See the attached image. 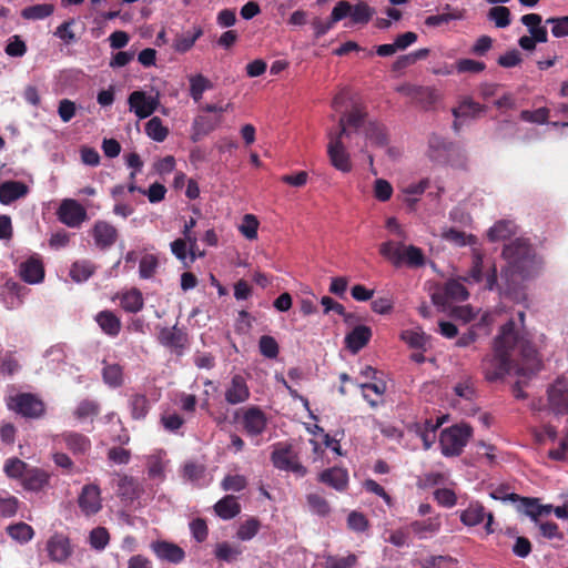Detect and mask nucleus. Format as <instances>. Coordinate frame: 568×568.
<instances>
[{
  "label": "nucleus",
  "mask_w": 568,
  "mask_h": 568,
  "mask_svg": "<svg viewBox=\"0 0 568 568\" xmlns=\"http://www.w3.org/2000/svg\"><path fill=\"white\" fill-rule=\"evenodd\" d=\"M541 367V361L535 346L519 335L514 320L501 327L494 341L493 354L487 355L481 363V369L487 381L503 378L511 369L518 376L530 377Z\"/></svg>",
  "instance_id": "nucleus-1"
},
{
  "label": "nucleus",
  "mask_w": 568,
  "mask_h": 568,
  "mask_svg": "<svg viewBox=\"0 0 568 568\" xmlns=\"http://www.w3.org/2000/svg\"><path fill=\"white\" fill-rule=\"evenodd\" d=\"M501 254L508 263L501 272V280L506 282L505 293L510 294L516 290L517 278L527 280L537 273L536 254L525 239H516L506 244Z\"/></svg>",
  "instance_id": "nucleus-2"
},
{
  "label": "nucleus",
  "mask_w": 568,
  "mask_h": 568,
  "mask_svg": "<svg viewBox=\"0 0 568 568\" xmlns=\"http://www.w3.org/2000/svg\"><path fill=\"white\" fill-rule=\"evenodd\" d=\"M473 429L468 425H454L442 430L439 445L446 457L459 456L471 437Z\"/></svg>",
  "instance_id": "nucleus-3"
},
{
  "label": "nucleus",
  "mask_w": 568,
  "mask_h": 568,
  "mask_svg": "<svg viewBox=\"0 0 568 568\" xmlns=\"http://www.w3.org/2000/svg\"><path fill=\"white\" fill-rule=\"evenodd\" d=\"M344 135H348V133L347 129H345L344 118H339L338 132L336 134L329 132L328 134L329 143L327 145V153L332 165L336 170L347 173L352 170V162L342 142Z\"/></svg>",
  "instance_id": "nucleus-4"
},
{
  "label": "nucleus",
  "mask_w": 568,
  "mask_h": 568,
  "mask_svg": "<svg viewBox=\"0 0 568 568\" xmlns=\"http://www.w3.org/2000/svg\"><path fill=\"white\" fill-rule=\"evenodd\" d=\"M271 460L280 470L291 471L298 477H304L307 474L306 467L300 463L297 454L290 444L277 443L274 445Z\"/></svg>",
  "instance_id": "nucleus-5"
},
{
  "label": "nucleus",
  "mask_w": 568,
  "mask_h": 568,
  "mask_svg": "<svg viewBox=\"0 0 568 568\" xmlns=\"http://www.w3.org/2000/svg\"><path fill=\"white\" fill-rule=\"evenodd\" d=\"M8 406L17 414L30 419L41 418L45 414V404L38 395L32 393L17 394L11 397Z\"/></svg>",
  "instance_id": "nucleus-6"
},
{
  "label": "nucleus",
  "mask_w": 568,
  "mask_h": 568,
  "mask_svg": "<svg viewBox=\"0 0 568 568\" xmlns=\"http://www.w3.org/2000/svg\"><path fill=\"white\" fill-rule=\"evenodd\" d=\"M53 443L64 447L78 459L88 456L92 448L91 439L87 435L74 430L54 435Z\"/></svg>",
  "instance_id": "nucleus-7"
},
{
  "label": "nucleus",
  "mask_w": 568,
  "mask_h": 568,
  "mask_svg": "<svg viewBox=\"0 0 568 568\" xmlns=\"http://www.w3.org/2000/svg\"><path fill=\"white\" fill-rule=\"evenodd\" d=\"M58 220L68 227H80L87 221L88 213L77 200L64 199L57 211Z\"/></svg>",
  "instance_id": "nucleus-8"
},
{
  "label": "nucleus",
  "mask_w": 568,
  "mask_h": 568,
  "mask_svg": "<svg viewBox=\"0 0 568 568\" xmlns=\"http://www.w3.org/2000/svg\"><path fill=\"white\" fill-rule=\"evenodd\" d=\"M45 550L51 561L64 564L73 554V546L67 535L54 532L47 540Z\"/></svg>",
  "instance_id": "nucleus-9"
},
{
  "label": "nucleus",
  "mask_w": 568,
  "mask_h": 568,
  "mask_svg": "<svg viewBox=\"0 0 568 568\" xmlns=\"http://www.w3.org/2000/svg\"><path fill=\"white\" fill-rule=\"evenodd\" d=\"M19 277L28 284H39L44 280L45 271L39 254H32L18 265Z\"/></svg>",
  "instance_id": "nucleus-10"
},
{
  "label": "nucleus",
  "mask_w": 568,
  "mask_h": 568,
  "mask_svg": "<svg viewBox=\"0 0 568 568\" xmlns=\"http://www.w3.org/2000/svg\"><path fill=\"white\" fill-rule=\"evenodd\" d=\"M242 425L248 436H260L266 429L267 417L260 407L251 406L243 413Z\"/></svg>",
  "instance_id": "nucleus-11"
},
{
  "label": "nucleus",
  "mask_w": 568,
  "mask_h": 568,
  "mask_svg": "<svg viewBox=\"0 0 568 568\" xmlns=\"http://www.w3.org/2000/svg\"><path fill=\"white\" fill-rule=\"evenodd\" d=\"M548 402L556 414L568 413V381L558 378L548 389Z\"/></svg>",
  "instance_id": "nucleus-12"
},
{
  "label": "nucleus",
  "mask_w": 568,
  "mask_h": 568,
  "mask_svg": "<svg viewBox=\"0 0 568 568\" xmlns=\"http://www.w3.org/2000/svg\"><path fill=\"white\" fill-rule=\"evenodd\" d=\"M91 235L98 248L105 251L113 246L118 240V230L106 221H97L91 230Z\"/></svg>",
  "instance_id": "nucleus-13"
},
{
  "label": "nucleus",
  "mask_w": 568,
  "mask_h": 568,
  "mask_svg": "<svg viewBox=\"0 0 568 568\" xmlns=\"http://www.w3.org/2000/svg\"><path fill=\"white\" fill-rule=\"evenodd\" d=\"M130 110L135 113L139 119L149 118L158 108L156 98L146 95L144 91H133L128 99Z\"/></svg>",
  "instance_id": "nucleus-14"
},
{
  "label": "nucleus",
  "mask_w": 568,
  "mask_h": 568,
  "mask_svg": "<svg viewBox=\"0 0 568 568\" xmlns=\"http://www.w3.org/2000/svg\"><path fill=\"white\" fill-rule=\"evenodd\" d=\"M100 495L101 491L97 485L90 484L83 486L78 504L85 515H94L101 509L102 504Z\"/></svg>",
  "instance_id": "nucleus-15"
},
{
  "label": "nucleus",
  "mask_w": 568,
  "mask_h": 568,
  "mask_svg": "<svg viewBox=\"0 0 568 568\" xmlns=\"http://www.w3.org/2000/svg\"><path fill=\"white\" fill-rule=\"evenodd\" d=\"M250 395L251 393L245 377L241 374L233 375L225 390V400L230 405H237L246 402Z\"/></svg>",
  "instance_id": "nucleus-16"
},
{
  "label": "nucleus",
  "mask_w": 568,
  "mask_h": 568,
  "mask_svg": "<svg viewBox=\"0 0 568 568\" xmlns=\"http://www.w3.org/2000/svg\"><path fill=\"white\" fill-rule=\"evenodd\" d=\"M152 551L161 560H165L172 564H180L185 558V551L176 544L158 540L151 544Z\"/></svg>",
  "instance_id": "nucleus-17"
},
{
  "label": "nucleus",
  "mask_w": 568,
  "mask_h": 568,
  "mask_svg": "<svg viewBox=\"0 0 568 568\" xmlns=\"http://www.w3.org/2000/svg\"><path fill=\"white\" fill-rule=\"evenodd\" d=\"M158 339L161 345L171 349H183L187 343V334L179 328L176 325L173 327H163L160 329Z\"/></svg>",
  "instance_id": "nucleus-18"
},
{
  "label": "nucleus",
  "mask_w": 568,
  "mask_h": 568,
  "mask_svg": "<svg viewBox=\"0 0 568 568\" xmlns=\"http://www.w3.org/2000/svg\"><path fill=\"white\" fill-rule=\"evenodd\" d=\"M372 338V329L366 325H357L346 336L345 344L353 354L364 348Z\"/></svg>",
  "instance_id": "nucleus-19"
},
{
  "label": "nucleus",
  "mask_w": 568,
  "mask_h": 568,
  "mask_svg": "<svg viewBox=\"0 0 568 568\" xmlns=\"http://www.w3.org/2000/svg\"><path fill=\"white\" fill-rule=\"evenodd\" d=\"M50 474L42 468L29 467L22 478V486L26 490L40 491L49 485Z\"/></svg>",
  "instance_id": "nucleus-20"
},
{
  "label": "nucleus",
  "mask_w": 568,
  "mask_h": 568,
  "mask_svg": "<svg viewBox=\"0 0 568 568\" xmlns=\"http://www.w3.org/2000/svg\"><path fill=\"white\" fill-rule=\"evenodd\" d=\"M318 480L338 491H343L348 485V473L346 469L341 467H332L323 470Z\"/></svg>",
  "instance_id": "nucleus-21"
},
{
  "label": "nucleus",
  "mask_w": 568,
  "mask_h": 568,
  "mask_svg": "<svg viewBox=\"0 0 568 568\" xmlns=\"http://www.w3.org/2000/svg\"><path fill=\"white\" fill-rule=\"evenodd\" d=\"M142 493L139 481L128 475L119 476L116 484V495L124 501H133L139 498Z\"/></svg>",
  "instance_id": "nucleus-22"
},
{
  "label": "nucleus",
  "mask_w": 568,
  "mask_h": 568,
  "mask_svg": "<svg viewBox=\"0 0 568 568\" xmlns=\"http://www.w3.org/2000/svg\"><path fill=\"white\" fill-rule=\"evenodd\" d=\"M202 36H203L202 27L195 26L190 31L176 34L173 40L172 48L175 52L185 53L194 47L195 42Z\"/></svg>",
  "instance_id": "nucleus-23"
},
{
  "label": "nucleus",
  "mask_w": 568,
  "mask_h": 568,
  "mask_svg": "<svg viewBox=\"0 0 568 568\" xmlns=\"http://www.w3.org/2000/svg\"><path fill=\"white\" fill-rule=\"evenodd\" d=\"M28 193V186L19 181H7L0 184V203L8 205Z\"/></svg>",
  "instance_id": "nucleus-24"
},
{
  "label": "nucleus",
  "mask_w": 568,
  "mask_h": 568,
  "mask_svg": "<svg viewBox=\"0 0 568 568\" xmlns=\"http://www.w3.org/2000/svg\"><path fill=\"white\" fill-rule=\"evenodd\" d=\"M221 123V116L212 119L207 115H197L192 123L193 142L200 141L203 136L214 131Z\"/></svg>",
  "instance_id": "nucleus-25"
},
{
  "label": "nucleus",
  "mask_w": 568,
  "mask_h": 568,
  "mask_svg": "<svg viewBox=\"0 0 568 568\" xmlns=\"http://www.w3.org/2000/svg\"><path fill=\"white\" fill-rule=\"evenodd\" d=\"M216 515L224 519L230 520L241 513V505L233 495H226L214 505Z\"/></svg>",
  "instance_id": "nucleus-26"
},
{
  "label": "nucleus",
  "mask_w": 568,
  "mask_h": 568,
  "mask_svg": "<svg viewBox=\"0 0 568 568\" xmlns=\"http://www.w3.org/2000/svg\"><path fill=\"white\" fill-rule=\"evenodd\" d=\"M95 321L101 329L109 336L115 337L121 331L120 318L111 311H101L97 314Z\"/></svg>",
  "instance_id": "nucleus-27"
},
{
  "label": "nucleus",
  "mask_w": 568,
  "mask_h": 568,
  "mask_svg": "<svg viewBox=\"0 0 568 568\" xmlns=\"http://www.w3.org/2000/svg\"><path fill=\"white\" fill-rule=\"evenodd\" d=\"M517 226L510 220L497 221L487 232L490 242L504 241L516 234Z\"/></svg>",
  "instance_id": "nucleus-28"
},
{
  "label": "nucleus",
  "mask_w": 568,
  "mask_h": 568,
  "mask_svg": "<svg viewBox=\"0 0 568 568\" xmlns=\"http://www.w3.org/2000/svg\"><path fill=\"white\" fill-rule=\"evenodd\" d=\"M374 14L375 9L368 6L366 2L358 1L354 6L349 2L347 17L351 18V22L353 24H367Z\"/></svg>",
  "instance_id": "nucleus-29"
},
{
  "label": "nucleus",
  "mask_w": 568,
  "mask_h": 568,
  "mask_svg": "<svg viewBox=\"0 0 568 568\" xmlns=\"http://www.w3.org/2000/svg\"><path fill=\"white\" fill-rule=\"evenodd\" d=\"M365 135L373 144L386 146L388 144L387 129L383 123L368 121L365 125Z\"/></svg>",
  "instance_id": "nucleus-30"
},
{
  "label": "nucleus",
  "mask_w": 568,
  "mask_h": 568,
  "mask_svg": "<svg viewBox=\"0 0 568 568\" xmlns=\"http://www.w3.org/2000/svg\"><path fill=\"white\" fill-rule=\"evenodd\" d=\"M404 246L405 245L403 243L387 241L381 244L379 254L389 261L394 266L398 267L404 262V256H402Z\"/></svg>",
  "instance_id": "nucleus-31"
},
{
  "label": "nucleus",
  "mask_w": 568,
  "mask_h": 568,
  "mask_svg": "<svg viewBox=\"0 0 568 568\" xmlns=\"http://www.w3.org/2000/svg\"><path fill=\"white\" fill-rule=\"evenodd\" d=\"M121 307L128 313H138L144 306L142 293L138 288H132L120 298Z\"/></svg>",
  "instance_id": "nucleus-32"
},
{
  "label": "nucleus",
  "mask_w": 568,
  "mask_h": 568,
  "mask_svg": "<svg viewBox=\"0 0 568 568\" xmlns=\"http://www.w3.org/2000/svg\"><path fill=\"white\" fill-rule=\"evenodd\" d=\"M129 407L131 417L136 420H142L149 414L150 403L145 395L134 394L129 399Z\"/></svg>",
  "instance_id": "nucleus-33"
},
{
  "label": "nucleus",
  "mask_w": 568,
  "mask_h": 568,
  "mask_svg": "<svg viewBox=\"0 0 568 568\" xmlns=\"http://www.w3.org/2000/svg\"><path fill=\"white\" fill-rule=\"evenodd\" d=\"M95 266L92 262L82 260L71 265L70 277L78 283L88 281L94 273Z\"/></svg>",
  "instance_id": "nucleus-34"
},
{
  "label": "nucleus",
  "mask_w": 568,
  "mask_h": 568,
  "mask_svg": "<svg viewBox=\"0 0 568 568\" xmlns=\"http://www.w3.org/2000/svg\"><path fill=\"white\" fill-rule=\"evenodd\" d=\"M485 507L478 503L470 504L460 514V521L466 526H476L484 521L486 517Z\"/></svg>",
  "instance_id": "nucleus-35"
},
{
  "label": "nucleus",
  "mask_w": 568,
  "mask_h": 568,
  "mask_svg": "<svg viewBox=\"0 0 568 568\" xmlns=\"http://www.w3.org/2000/svg\"><path fill=\"white\" fill-rule=\"evenodd\" d=\"M487 19L494 22L496 28L504 29L511 23V12L505 6H494L488 10Z\"/></svg>",
  "instance_id": "nucleus-36"
},
{
  "label": "nucleus",
  "mask_w": 568,
  "mask_h": 568,
  "mask_svg": "<svg viewBox=\"0 0 568 568\" xmlns=\"http://www.w3.org/2000/svg\"><path fill=\"white\" fill-rule=\"evenodd\" d=\"M54 11L51 3H39L26 7L21 11V17L27 20H42L50 17Z\"/></svg>",
  "instance_id": "nucleus-37"
},
{
  "label": "nucleus",
  "mask_w": 568,
  "mask_h": 568,
  "mask_svg": "<svg viewBox=\"0 0 568 568\" xmlns=\"http://www.w3.org/2000/svg\"><path fill=\"white\" fill-rule=\"evenodd\" d=\"M7 534L12 539L19 541L20 544H26L33 538L34 530L30 525L20 521L17 524L9 525L7 527Z\"/></svg>",
  "instance_id": "nucleus-38"
},
{
  "label": "nucleus",
  "mask_w": 568,
  "mask_h": 568,
  "mask_svg": "<svg viewBox=\"0 0 568 568\" xmlns=\"http://www.w3.org/2000/svg\"><path fill=\"white\" fill-rule=\"evenodd\" d=\"M103 382L112 388H118L123 384V368L119 364H106L102 369Z\"/></svg>",
  "instance_id": "nucleus-39"
},
{
  "label": "nucleus",
  "mask_w": 568,
  "mask_h": 568,
  "mask_svg": "<svg viewBox=\"0 0 568 568\" xmlns=\"http://www.w3.org/2000/svg\"><path fill=\"white\" fill-rule=\"evenodd\" d=\"M518 501L520 503L518 505V510L523 511L534 520H537V518L544 513H549V509L539 505L538 499L536 498L520 497Z\"/></svg>",
  "instance_id": "nucleus-40"
},
{
  "label": "nucleus",
  "mask_w": 568,
  "mask_h": 568,
  "mask_svg": "<svg viewBox=\"0 0 568 568\" xmlns=\"http://www.w3.org/2000/svg\"><path fill=\"white\" fill-rule=\"evenodd\" d=\"M190 95L195 102H199L204 91L212 89V82L203 74H195L189 78Z\"/></svg>",
  "instance_id": "nucleus-41"
},
{
  "label": "nucleus",
  "mask_w": 568,
  "mask_h": 568,
  "mask_svg": "<svg viewBox=\"0 0 568 568\" xmlns=\"http://www.w3.org/2000/svg\"><path fill=\"white\" fill-rule=\"evenodd\" d=\"M464 13H465V10H463V9H452L450 12H444L440 14L428 16L425 19V24L427 27H432V28L439 27L443 24H447L453 20L464 19Z\"/></svg>",
  "instance_id": "nucleus-42"
},
{
  "label": "nucleus",
  "mask_w": 568,
  "mask_h": 568,
  "mask_svg": "<svg viewBox=\"0 0 568 568\" xmlns=\"http://www.w3.org/2000/svg\"><path fill=\"white\" fill-rule=\"evenodd\" d=\"M145 133L152 140L163 142L169 135V130L159 116H153L145 124Z\"/></svg>",
  "instance_id": "nucleus-43"
},
{
  "label": "nucleus",
  "mask_w": 568,
  "mask_h": 568,
  "mask_svg": "<svg viewBox=\"0 0 568 568\" xmlns=\"http://www.w3.org/2000/svg\"><path fill=\"white\" fill-rule=\"evenodd\" d=\"M28 468L27 463L17 457H12L6 460L3 470L9 478L22 480Z\"/></svg>",
  "instance_id": "nucleus-44"
},
{
  "label": "nucleus",
  "mask_w": 568,
  "mask_h": 568,
  "mask_svg": "<svg viewBox=\"0 0 568 568\" xmlns=\"http://www.w3.org/2000/svg\"><path fill=\"white\" fill-rule=\"evenodd\" d=\"M402 256H404L403 264L409 267H420L425 264L424 252L415 245L404 246Z\"/></svg>",
  "instance_id": "nucleus-45"
},
{
  "label": "nucleus",
  "mask_w": 568,
  "mask_h": 568,
  "mask_svg": "<svg viewBox=\"0 0 568 568\" xmlns=\"http://www.w3.org/2000/svg\"><path fill=\"white\" fill-rule=\"evenodd\" d=\"M440 528V521L438 518H428L426 520H415L410 524L413 532L424 538L427 532H437Z\"/></svg>",
  "instance_id": "nucleus-46"
},
{
  "label": "nucleus",
  "mask_w": 568,
  "mask_h": 568,
  "mask_svg": "<svg viewBox=\"0 0 568 568\" xmlns=\"http://www.w3.org/2000/svg\"><path fill=\"white\" fill-rule=\"evenodd\" d=\"M109 541L110 534L105 527H97L90 531L89 544L93 549L101 551L105 549V547L109 545Z\"/></svg>",
  "instance_id": "nucleus-47"
},
{
  "label": "nucleus",
  "mask_w": 568,
  "mask_h": 568,
  "mask_svg": "<svg viewBox=\"0 0 568 568\" xmlns=\"http://www.w3.org/2000/svg\"><path fill=\"white\" fill-rule=\"evenodd\" d=\"M485 111V106L471 99L464 100L458 108L453 109L455 118L476 116Z\"/></svg>",
  "instance_id": "nucleus-48"
},
{
  "label": "nucleus",
  "mask_w": 568,
  "mask_h": 568,
  "mask_svg": "<svg viewBox=\"0 0 568 568\" xmlns=\"http://www.w3.org/2000/svg\"><path fill=\"white\" fill-rule=\"evenodd\" d=\"M462 280L469 284L483 281V255L480 253H474L470 270Z\"/></svg>",
  "instance_id": "nucleus-49"
},
{
  "label": "nucleus",
  "mask_w": 568,
  "mask_h": 568,
  "mask_svg": "<svg viewBox=\"0 0 568 568\" xmlns=\"http://www.w3.org/2000/svg\"><path fill=\"white\" fill-rule=\"evenodd\" d=\"M159 267V260L153 254H145L140 260L139 274L141 278L148 280L154 276Z\"/></svg>",
  "instance_id": "nucleus-50"
},
{
  "label": "nucleus",
  "mask_w": 568,
  "mask_h": 568,
  "mask_svg": "<svg viewBox=\"0 0 568 568\" xmlns=\"http://www.w3.org/2000/svg\"><path fill=\"white\" fill-rule=\"evenodd\" d=\"M214 554L219 560L232 562L242 554V549L224 541L216 545Z\"/></svg>",
  "instance_id": "nucleus-51"
},
{
  "label": "nucleus",
  "mask_w": 568,
  "mask_h": 568,
  "mask_svg": "<svg viewBox=\"0 0 568 568\" xmlns=\"http://www.w3.org/2000/svg\"><path fill=\"white\" fill-rule=\"evenodd\" d=\"M445 294L450 301H466L469 296L468 291L458 280H450L445 284Z\"/></svg>",
  "instance_id": "nucleus-52"
},
{
  "label": "nucleus",
  "mask_w": 568,
  "mask_h": 568,
  "mask_svg": "<svg viewBox=\"0 0 568 568\" xmlns=\"http://www.w3.org/2000/svg\"><path fill=\"white\" fill-rule=\"evenodd\" d=\"M306 499L312 513L322 517H325L331 513L329 504L323 496L318 494H310Z\"/></svg>",
  "instance_id": "nucleus-53"
},
{
  "label": "nucleus",
  "mask_w": 568,
  "mask_h": 568,
  "mask_svg": "<svg viewBox=\"0 0 568 568\" xmlns=\"http://www.w3.org/2000/svg\"><path fill=\"white\" fill-rule=\"evenodd\" d=\"M258 348L261 354L266 358H276L280 353V347L276 339L270 335H262L258 341Z\"/></svg>",
  "instance_id": "nucleus-54"
},
{
  "label": "nucleus",
  "mask_w": 568,
  "mask_h": 568,
  "mask_svg": "<svg viewBox=\"0 0 568 568\" xmlns=\"http://www.w3.org/2000/svg\"><path fill=\"white\" fill-rule=\"evenodd\" d=\"M260 527L261 524L258 519L250 518L245 520L243 524H241L236 531V537L243 541L251 540L254 536H256V534L260 530Z\"/></svg>",
  "instance_id": "nucleus-55"
},
{
  "label": "nucleus",
  "mask_w": 568,
  "mask_h": 568,
  "mask_svg": "<svg viewBox=\"0 0 568 568\" xmlns=\"http://www.w3.org/2000/svg\"><path fill=\"white\" fill-rule=\"evenodd\" d=\"M260 222L253 214H245L239 230L247 240L257 239V230Z\"/></svg>",
  "instance_id": "nucleus-56"
},
{
  "label": "nucleus",
  "mask_w": 568,
  "mask_h": 568,
  "mask_svg": "<svg viewBox=\"0 0 568 568\" xmlns=\"http://www.w3.org/2000/svg\"><path fill=\"white\" fill-rule=\"evenodd\" d=\"M487 315L481 317V321L473 326H470L466 333L462 334L456 341V346L458 347H467L475 343L478 338L477 329L486 325Z\"/></svg>",
  "instance_id": "nucleus-57"
},
{
  "label": "nucleus",
  "mask_w": 568,
  "mask_h": 568,
  "mask_svg": "<svg viewBox=\"0 0 568 568\" xmlns=\"http://www.w3.org/2000/svg\"><path fill=\"white\" fill-rule=\"evenodd\" d=\"M100 413V406L97 402L91 399L81 400L75 410L74 416L78 419H84L87 417L97 416Z\"/></svg>",
  "instance_id": "nucleus-58"
},
{
  "label": "nucleus",
  "mask_w": 568,
  "mask_h": 568,
  "mask_svg": "<svg viewBox=\"0 0 568 568\" xmlns=\"http://www.w3.org/2000/svg\"><path fill=\"white\" fill-rule=\"evenodd\" d=\"M349 2L347 0L338 1L332 10L329 20L324 22L325 28L329 31L335 23L347 17Z\"/></svg>",
  "instance_id": "nucleus-59"
},
{
  "label": "nucleus",
  "mask_w": 568,
  "mask_h": 568,
  "mask_svg": "<svg viewBox=\"0 0 568 568\" xmlns=\"http://www.w3.org/2000/svg\"><path fill=\"white\" fill-rule=\"evenodd\" d=\"M357 564V556L349 554L346 557L327 556L324 568H354Z\"/></svg>",
  "instance_id": "nucleus-60"
},
{
  "label": "nucleus",
  "mask_w": 568,
  "mask_h": 568,
  "mask_svg": "<svg viewBox=\"0 0 568 568\" xmlns=\"http://www.w3.org/2000/svg\"><path fill=\"white\" fill-rule=\"evenodd\" d=\"M321 304L324 307L325 314H327L329 312H335L336 314L343 316L344 321L346 323H349L351 320L353 318V315L349 313H346L345 307L341 303L336 302L335 300H333L329 296H323L321 298Z\"/></svg>",
  "instance_id": "nucleus-61"
},
{
  "label": "nucleus",
  "mask_w": 568,
  "mask_h": 568,
  "mask_svg": "<svg viewBox=\"0 0 568 568\" xmlns=\"http://www.w3.org/2000/svg\"><path fill=\"white\" fill-rule=\"evenodd\" d=\"M413 102L422 105L423 108H428L435 103L437 97L434 89L428 87H419L417 88Z\"/></svg>",
  "instance_id": "nucleus-62"
},
{
  "label": "nucleus",
  "mask_w": 568,
  "mask_h": 568,
  "mask_svg": "<svg viewBox=\"0 0 568 568\" xmlns=\"http://www.w3.org/2000/svg\"><path fill=\"white\" fill-rule=\"evenodd\" d=\"M247 486V480L243 475H227L223 478L221 487L225 491H241Z\"/></svg>",
  "instance_id": "nucleus-63"
},
{
  "label": "nucleus",
  "mask_w": 568,
  "mask_h": 568,
  "mask_svg": "<svg viewBox=\"0 0 568 568\" xmlns=\"http://www.w3.org/2000/svg\"><path fill=\"white\" fill-rule=\"evenodd\" d=\"M547 24H552L551 33L556 38H562L568 36V16L559 18H548Z\"/></svg>",
  "instance_id": "nucleus-64"
}]
</instances>
